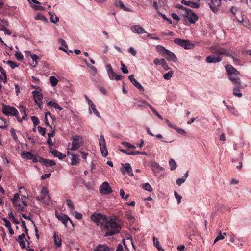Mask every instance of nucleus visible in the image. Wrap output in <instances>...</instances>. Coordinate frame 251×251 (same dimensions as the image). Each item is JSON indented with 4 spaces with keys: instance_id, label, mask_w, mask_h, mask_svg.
<instances>
[{
    "instance_id": "nucleus-1",
    "label": "nucleus",
    "mask_w": 251,
    "mask_h": 251,
    "mask_svg": "<svg viewBox=\"0 0 251 251\" xmlns=\"http://www.w3.org/2000/svg\"><path fill=\"white\" fill-rule=\"evenodd\" d=\"M102 228L105 231V236L116 234L120 232L121 228L120 225L110 217H107Z\"/></svg>"
},
{
    "instance_id": "nucleus-2",
    "label": "nucleus",
    "mask_w": 251,
    "mask_h": 251,
    "mask_svg": "<svg viewBox=\"0 0 251 251\" xmlns=\"http://www.w3.org/2000/svg\"><path fill=\"white\" fill-rule=\"evenodd\" d=\"M210 51L212 53L218 54V56L225 55L230 56L229 51L226 49L221 47L219 45L212 46L210 48Z\"/></svg>"
},
{
    "instance_id": "nucleus-3",
    "label": "nucleus",
    "mask_w": 251,
    "mask_h": 251,
    "mask_svg": "<svg viewBox=\"0 0 251 251\" xmlns=\"http://www.w3.org/2000/svg\"><path fill=\"white\" fill-rule=\"evenodd\" d=\"M107 217L100 213H95L91 216V219L98 226H100L101 227L104 222L106 221Z\"/></svg>"
},
{
    "instance_id": "nucleus-4",
    "label": "nucleus",
    "mask_w": 251,
    "mask_h": 251,
    "mask_svg": "<svg viewBox=\"0 0 251 251\" xmlns=\"http://www.w3.org/2000/svg\"><path fill=\"white\" fill-rule=\"evenodd\" d=\"M174 42L175 44L183 47L185 49L189 50L194 48V45L189 40L177 38L175 39Z\"/></svg>"
},
{
    "instance_id": "nucleus-5",
    "label": "nucleus",
    "mask_w": 251,
    "mask_h": 251,
    "mask_svg": "<svg viewBox=\"0 0 251 251\" xmlns=\"http://www.w3.org/2000/svg\"><path fill=\"white\" fill-rule=\"evenodd\" d=\"M2 112L4 114L7 116H16L19 113L18 111L15 107L5 105L2 106Z\"/></svg>"
},
{
    "instance_id": "nucleus-6",
    "label": "nucleus",
    "mask_w": 251,
    "mask_h": 251,
    "mask_svg": "<svg viewBox=\"0 0 251 251\" xmlns=\"http://www.w3.org/2000/svg\"><path fill=\"white\" fill-rule=\"evenodd\" d=\"M208 3L210 8L214 13H216L221 5V0H206Z\"/></svg>"
},
{
    "instance_id": "nucleus-7",
    "label": "nucleus",
    "mask_w": 251,
    "mask_h": 251,
    "mask_svg": "<svg viewBox=\"0 0 251 251\" xmlns=\"http://www.w3.org/2000/svg\"><path fill=\"white\" fill-rule=\"evenodd\" d=\"M72 146L71 150L75 151L80 147V145L82 142V138L80 136L75 135L72 136Z\"/></svg>"
},
{
    "instance_id": "nucleus-8",
    "label": "nucleus",
    "mask_w": 251,
    "mask_h": 251,
    "mask_svg": "<svg viewBox=\"0 0 251 251\" xmlns=\"http://www.w3.org/2000/svg\"><path fill=\"white\" fill-rule=\"evenodd\" d=\"M99 145L101 154L103 156L106 157L108 154V151L106 149L105 140L103 135H100V136Z\"/></svg>"
},
{
    "instance_id": "nucleus-9",
    "label": "nucleus",
    "mask_w": 251,
    "mask_h": 251,
    "mask_svg": "<svg viewBox=\"0 0 251 251\" xmlns=\"http://www.w3.org/2000/svg\"><path fill=\"white\" fill-rule=\"evenodd\" d=\"M56 217L61 222L65 225L66 226H67V224L69 221V222L73 226H74V223L73 221L70 219V218L67 216L66 215L64 214L63 213H58L56 212L55 213Z\"/></svg>"
},
{
    "instance_id": "nucleus-10",
    "label": "nucleus",
    "mask_w": 251,
    "mask_h": 251,
    "mask_svg": "<svg viewBox=\"0 0 251 251\" xmlns=\"http://www.w3.org/2000/svg\"><path fill=\"white\" fill-rule=\"evenodd\" d=\"M240 73L238 72V74H235L233 75H230L229 76V80L232 82V83L234 85V86H241V80L240 79Z\"/></svg>"
},
{
    "instance_id": "nucleus-11",
    "label": "nucleus",
    "mask_w": 251,
    "mask_h": 251,
    "mask_svg": "<svg viewBox=\"0 0 251 251\" xmlns=\"http://www.w3.org/2000/svg\"><path fill=\"white\" fill-rule=\"evenodd\" d=\"M100 191L101 194L107 195L112 192V189L109 184L107 182H104L100 185Z\"/></svg>"
},
{
    "instance_id": "nucleus-12",
    "label": "nucleus",
    "mask_w": 251,
    "mask_h": 251,
    "mask_svg": "<svg viewBox=\"0 0 251 251\" xmlns=\"http://www.w3.org/2000/svg\"><path fill=\"white\" fill-rule=\"evenodd\" d=\"M122 165L123 166V168L121 169V171L123 174L124 175L126 174V172L129 176H133L132 169L129 163L122 164Z\"/></svg>"
},
{
    "instance_id": "nucleus-13",
    "label": "nucleus",
    "mask_w": 251,
    "mask_h": 251,
    "mask_svg": "<svg viewBox=\"0 0 251 251\" xmlns=\"http://www.w3.org/2000/svg\"><path fill=\"white\" fill-rule=\"evenodd\" d=\"M130 82L132 83L133 85H134L136 88H137L140 91H144V88L141 85V84L138 82L134 78V75H130L128 77Z\"/></svg>"
},
{
    "instance_id": "nucleus-14",
    "label": "nucleus",
    "mask_w": 251,
    "mask_h": 251,
    "mask_svg": "<svg viewBox=\"0 0 251 251\" xmlns=\"http://www.w3.org/2000/svg\"><path fill=\"white\" fill-rule=\"evenodd\" d=\"M164 56L166 57V59L168 61H172L175 62H176L177 61L176 56L175 55V54H174L173 52H171L169 50H167Z\"/></svg>"
},
{
    "instance_id": "nucleus-15",
    "label": "nucleus",
    "mask_w": 251,
    "mask_h": 251,
    "mask_svg": "<svg viewBox=\"0 0 251 251\" xmlns=\"http://www.w3.org/2000/svg\"><path fill=\"white\" fill-rule=\"evenodd\" d=\"M222 57L220 56H215L214 55H210L206 57V61L209 63H218L221 61Z\"/></svg>"
},
{
    "instance_id": "nucleus-16",
    "label": "nucleus",
    "mask_w": 251,
    "mask_h": 251,
    "mask_svg": "<svg viewBox=\"0 0 251 251\" xmlns=\"http://www.w3.org/2000/svg\"><path fill=\"white\" fill-rule=\"evenodd\" d=\"M53 239L56 248L60 247L62 245L61 235L55 232L53 234Z\"/></svg>"
},
{
    "instance_id": "nucleus-17",
    "label": "nucleus",
    "mask_w": 251,
    "mask_h": 251,
    "mask_svg": "<svg viewBox=\"0 0 251 251\" xmlns=\"http://www.w3.org/2000/svg\"><path fill=\"white\" fill-rule=\"evenodd\" d=\"M33 97L34 98V100L36 103H37V102L41 101L43 99V95L40 92L34 90L32 92Z\"/></svg>"
},
{
    "instance_id": "nucleus-18",
    "label": "nucleus",
    "mask_w": 251,
    "mask_h": 251,
    "mask_svg": "<svg viewBox=\"0 0 251 251\" xmlns=\"http://www.w3.org/2000/svg\"><path fill=\"white\" fill-rule=\"evenodd\" d=\"M131 30L132 31L137 34H142L147 33L146 30L143 27H141L138 25L132 26L131 27Z\"/></svg>"
},
{
    "instance_id": "nucleus-19",
    "label": "nucleus",
    "mask_w": 251,
    "mask_h": 251,
    "mask_svg": "<svg viewBox=\"0 0 251 251\" xmlns=\"http://www.w3.org/2000/svg\"><path fill=\"white\" fill-rule=\"evenodd\" d=\"M40 163L42 165L46 166V167L48 166H54L56 163L55 162L52 160L46 159H40Z\"/></svg>"
},
{
    "instance_id": "nucleus-20",
    "label": "nucleus",
    "mask_w": 251,
    "mask_h": 251,
    "mask_svg": "<svg viewBox=\"0 0 251 251\" xmlns=\"http://www.w3.org/2000/svg\"><path fill=\"white\" fill-rule=\"evenodd\" d=\"M181 3L183 4H185L186 5H188L192 8H198L200 6V3L197 1H186L185 0H182Z\"/></svg>"
},
{
    "instance_id": "nucleus-21",
    "label": "nucleus",
    "mask_w": 251,
    "mask_h": 251,
    "mask_svg": "<svg viewBox=\"0 0 251 251\" xmlns=\"http://www.w3.org/2000/svg\"><path fill=\"white\" fill-rule=\"evenodd\" d=\"M94 251H113V250L106 245L99 244L94 249Z\"/></svg>"
},
{
    "instance_id": "nucleus-22",
    "label": "nucleus",
    "mask_w": 251,
    "mask_h": 251,
    "mask_svg": "<svg viewBox=\"0 0 251 251\" xmlns=\"http://www.w3.org/2000/svg\"><path fill=\"white\" fill-rule=\"evenodd\" d=\"M225 68L227 72L228 73L229 76H230V75H233L235 74H238L239 72L230 65H226Z\"/></svg>"
},
{
    "instance_id": "nucleus-23",
    "label": "nucleus",
    "mask_w": 251,
    "mask_h": 251,
    "mask_svg": "<svg viewBox=\"0 0 251 251\" xmlns=\"http://www.w3.org/2000/svg\"><path fill=\"white\" fill-rule=\"evenodd\" d=\"M177 7L179 9L181 10L180 12L181 13V14L183 16L188 18V16L190 13L191 9H188L186 7H184L182 5H181L180 4L177 6Z\"/></svg>"
},
{
    "instance_id": "nucleus-24",
    "label": "nucleus",
    "mask_w": 251,
    "mask_h": 251,
    "mask_svg": "<svg viewBox=\"0 0 251 251\" xmlns=\"http://www.w3.org/2000/svg\"><path fill=\"white\" fill-rule=\"evenodd\" d=\"M109 77L111 80H119L122 79L124 77L121 75L116 74L114 71L109 73Z\"/></svg>"
},
{
    "instance_id": "nucleus-25",
    "label": "nucleus",
    "mask_w": 251,
    "mask_h": 251,
    "mask_svg": "<svg viewBox=\"0 0 251 251\" xmlns=\"http://www.w3.org/2000/svg\"><path fill=\"white\" fill-rule=\"evenodd\" d=\"M243 88L244 87L242 85H241L240 87L239 86H235L233 88V95L238 97H241L242 94L240 92V89Z\"/></svg>"
},
{
    "instance_id": "nucleus-26",
    "label": "nucleus",
    "mask_w": 251,
    "mask_h": 251,
    "mask_svg": "<svg viewBox=\"0 0 251 251\" xmlns=\"http://www.w3.org/2000/svg\"><path fill=\"white\" fill-rule=\"evenodd\" d=\"M243 156V153H241L240 154V157L241 158V159L239 161L238 164H237V165H236L235 164V163H236V162L237 161V159L233 158V159H232V163L234 164V165L236 166V168L238 170L241 169L242 168V167Z\"/></svg>"
},
{
    "instance_id": "nucleus-27",
    "label": "nucleus",
    "mask_w": 251,
    "mask_h": 251,
    "mask_svg": "<svg viewBox=\"0 0 251 251\" xmlns=\"http://www.w3.org/2000/svg\"><path fill=\"white\" fill-rule=\"evenodd\" d=\"M187 18L191 23H194L198 20V17L196 14L191 10Z\"/></svg>"
},
{
    "instance_id": "nucleus-28",
    "label": "nucleus",
    "mask_w": 251,
    "mask_h": 251,
    "mask_svg": "<svg viewBox=\"0 0 251 251\" xmlns=\"http://www.w3.org/2000/svg\"><path fill=\"white\" fill-rule=\"evenodd\" d=\"M156 50L158 52L161 54L162 56H164L166 52L167 51V49H166L165 47L162 46V45H157L156 47Z\"/></svg>"
},
{
    "instance_id": "nucleus-29",
    "label": "nucleus",
    "mask_w": 251,
    "mask_h": 251,
    "mask_svg": "<svg viewBox=\"0 0 251 251\" xmlns=\"http://www.w3.org/2000/svg\"><path fill=\"white\" fill-rule=\"evenodd\" d=\"M80 159L77 155L73 154L71 159V164L76 165L79 163Z\"/></svg>"
},
{
    "instance_id": "nucleus-30",
    "label": "nucleus",
    "mask_w": 251,
    "mask_h": 251,
    "mask_svg": "<svg viewBox=\"0 0 251 251\" xmlns=\"http://www.w3.org/2000/svg\"><path fill=\"white\" fill-rule=\"evenodd\" d=\"M153 244L155 247L158 249L159 251H163L164 249L160 245L159 242L157 238L155 237H153Z\"/></svg>"
},
{
    "instance_id": "nucleus-31",
    "label": "nucleus",
    "mask_w": 251,
    "mask_h": 251,
    "mask_svg": "<svg viewBox=\"0 0 251 251\" xmlns=\"http://www.w3.org/2000/svg\"><path fill=\"white\" fill-rule=\"evenodd\" d=\"M66 204L70 208V212L73 213V211H75V206L72 200L67 199L66 200Z\"/></svg>"
},
{
    "instance_id": "nucleus-32",
    "label": "nucleus",
    "mask_w": 251,
    "mask_h": 251,
    "mask_svg": "<svg viewBox=\"0 0 251 251\" xmlns=\"http://www.w3.org/2000/svg\"><path fill=\"white\" fill-rule=\"evenodd\" d=\"M151 167L152 169L153 172H154L156 169H159L162 171L163 170V167H160L159 165L155 162H153L151 164Z\"/></svg>"
},
{
    "instance_id": "nucleus-33",
    "label": "nucleus",
    "mask_w": 251,
    "mask_h": 251,
    "mask_svg": "<svg viewBox=\"0 0 251 251\" xmlns=\"http://www.w3.org/2000/svg\"><path fill=\"white\" fill-rule=\"evenodd\" d=\"M115 5L117 7H120L122 9L125 11H129V10L126 8L123 3L120 0L115 1Z\"/></svg>"
},
{
    "instance_id": "nucleus-34",
    "label": "nucleus",
    "mask_w": 251,
    "mask_h": 251,
    "mask_svg": "<svg viewBox=\"0 0 251 251\" xmlns=\"http://www.w3.org/2000/svg\"><path fill=\"white\" fill-rule=\"evenodd\" d=\"M0 73L2 75V76H1V80L5 82L7 80L6 73L4 69L1 66H0Z\"/></svg>"
},
{
    "instance_id": "nucleus-35",
    "label": "nucleus",
    "mask_w": 251,
    "mask_h": 251,
    "mask_svg": "<svg viewBox=\"0 0 251 251\" xmlns=\"http://www.w3.org/2000/svg\"><path fill=\"white\" fill-rule=\"evenodd\" d=\"M47 105L49 106L53 107L56 109H58L60 110H62V108L56 103L53 102L52 101H50L47 103Z\"/></svg>"
},
{
    "instance_id": "nucleus-36",
    "label": "nucleus",
    "mask_w": 251,
    "mask_h": 251,
    "mask_svg": "<svg viewBox=\"0 0 251 251\" xmlns=\"http://www.w3.org/2000/svg\"><path fill=\"white\" fill-rule=\"evenodd\" d=\"M49 14L50 16V19L51 22H52L53 23H56L57 21H58L59 18L57 16H55V17H54V14L51 12H49Z\"/></svg>"
},
{
    "instance_id": "nucleus-37",
    "label": "nucleus",
    "mask_w": 251,
    "mask_h": 251,
    "mask_svg": "<svg viewBox=\"0 0 251 251\" xmlns=\"http://www.w3.org/2000/svg\"><path fill=\"white\" fill-rule=\"evenodd\" d=\"M92 110L93 113L99 118H100V115L99 112L98 111V110L96 108V106L95 104L92 105V106L89 107V112L91 113V110Z\"/></svg>"
},
{
    "instance_id": "nucleus-38",
    "label": "nucleus",
    "mask_w": 251,
    "mask_h": 251,
    "mask_svg": "<svg viewBox=\"0 0 251 251\" xmlns=\"http://www.w3.org/2000/svg\"><path fill=\"white\" fill-rule=\"evenodd\" d=\"M169 165L170 166V170H174L176 169L177 167V165L176 162L175 161V160L173 159H170L169 160Z\"/></svg>"
},
{
    "instance_id": "nucleus-39",
    "label": "nucleus",
    "mask_w": 251,
    "mask_h": 251,
    "mask_svg": "<svg viewBox=\"0 0 251 251\" xmlns=\"http://www.w3.org/2000/svg\"><path fill=\"white\" fill-rule=\"evenodd\" d=\"M34 19L36 20H41L45 23L48 22V20L46 18V17L42 15V14H38L34 18Z\"/></svg>"
},
{
    "instance_id": "nucleus-40",
    "label": "nucleus",
    "mask_w": 251,
    "mask_h": 251,
    "mask_svg": "<svg viewBox=\"0 0 251 251\" xmlns=\"http://www.w3.org/2000/svg\"><path fill=\"white\" fill-rule=\"evenodd\" d=\"M226 106L227 108V109L231 114L234 115H238V111L234 107L227 105H226Z\"/></svg>"
},
{
    "instance_id": "nucleus-41",
    "label": "nucleus",
    "mask_w": 251,
    "mask_h": 251,
    "mask_svg": "<svg viewBox=\"0 0 251 251\" xmlns=\"http://www.w3.org/2000/svg\"><path fill=\"white\" fill-rule=\"evenodd\" d=\"M50 81L51 85L54 87L57 85L58 81L55 76H51L50 77Z\"/></svg>"
},
{
    "instance_id": "nucleus-42",
    "label": "nucleus",
    "mask_w": 251,
    "mask_h": 251,
    "mask_svg": "<svg viewBox=\"0 0 251 251\" xmlns=\"http://www.w3.org/2000/svg\"><path fill=\"white\" fill-rule=\"evenodd\" d=\"M173 75V71H170L163 75V78L166 80H170Z\"/></svg>"
},
{
    "instance_id": "nucleus-43",
    "label": "nucleus",
    "mask_w": 251,
    "mask_h": 251,
    "mask_svg": "<svg viewBox=\"0 0 251 251\" xmlns=\"http://www.w3.org/2000/svg\"><path fill=\"white\" fill-rule=\"evenodd\" d=\"M142 188L149 192H151L152 191V188L151 185L149 183H146L143 184Z\"/></svg>"
},
{
    "instance_id": "nucleus-44",
    "label": "nucleus",
    "mask_w": 251,
    "mask_h": 251,
    "mask_svg": "<svg viewBox=\"0 0 251 251\" xmlns=\"http://www.w3.org/2000/svg\"><path fill=\"white\" fill-rule=\"evenodd\" d=\"M23 157L25 159H31L32 158L33 154H32L30 152H23Z\"/></svg>"
},
{
    "instance_id": "nucleus-45",
    "label": "nucleus",
    "mask_w": 251,
    "mask_h": 251,
    "mask_svg": "<svg viewBox=\"0 0 251 251\" xmlns=\"http://www.w3.org/2000/svg\"><path fill=\"white\" fill-rule=\"evenodd\" d=\"M9 23L7 20L5 19H3L1 20V22L0 23V26H1V28L3 27H8Z\"/></svg>"
},
{
    "instance_id": "nucleus-46",
    "label": "nucleus",
    "mask_w": 251,
    "mask_h": 251,
    "mask_svg": "<svg viewBox=\"0 0 251 251\" xmlns=\"http://www.w3.org/2000/svg\"><path fill=\"white\" fill-rule=\"evenodd\" d=\"M6 62L7 64L9 65L12 69H14L15 67L18 66V65L17 63L11 60H8Z\"/></svg>"
},
{
    "instance_id": "nucleus-47",
    "label": "nucleus",
    "mask_w": 251,
    "mask_h": 251,
    "mask_svg": "<svg viewBox=\"0 0 251 251\" xmlns=\"http://www.w3.org/2000/svg\"><path fill=\"white\" fill-rule=\"evenodd\" d=\"M10 131L11 135L13 137L14 141H15L16 142H17L18 139V137L16 134L15 130L14 128H11L10 129Z\"/></svg>"
},
{
    "instance_id": "nucleus-48",
    "label": "nucleus",
    "mask_w": 251,
    "mask_h": 251,
    "mask_svg": "<svg viewBox=\"0 0 251 251\" xmlns=\"http://www.w3.org/2000/svg\"><path fill=\"white\" fill-rule=\"evenodd\" d=\"M122 144L126 148H128V149H133V150H134L135 149V147L132 145H131V144L128 143V142H124L122 143Z\"/></svg>"
},
{
    "instance_id": "nucleus-49",
    "label": "nucleus",
    "mask_w": 251,
    "mask_h": 251,
    "mask_svg": "<svg viewBox=\"0 0 251 251\" xmlns=\"http://www.w3.org/2000/svg\"><path fill=\"white\" fill-rule=\"evenodd\" d=\"M37 128H38V132L41 135H42V136L45 135L46 131V128L42 127L41 126H39L37 127Z\"/></svg>"
},
{
    "instance_id": "nucleus-50",
    "label": "nucleus",
    "mask_w": 251,
    "mask_h": 251,
    "mask_svg": "<svg viewBox=\"0 0 251 251\" xmlns=\"http://www.w3.org/2000/svg\"><path fill=\"white\" fill-rule=\"evenodd\" d=\"M22 225L21 226L24 229L25 232L26 234V235H28V230L26 226V224L25 221L22 220L21 222Z\"/></svg>"
},
{
    "instance_id": "nucleus-51",
    "label": "nucleus",
    "mask_w": 251,
    "mask_h": 251,
    "mask_svg": "<svg viewBox=\"0 0 251 251\" xmlns=\"http://www.w3.org/2000/svg\"><path fill=\"white\" fill-rule=\"evenodd\" d=\"M31 119L33 122L34 126H35L36 125H38L40 123V121L39 119L35 116H32L31 117Z\"/></svg>"
},
{
    "instance_id": "nucleus-52",
    "label": "nucleus",
    "mask_w": 251,
    "mask_h": 251,
    "mask_svg": "<svg viewBox=\"0 0 251 251\" xmlns=\"http://www.w3.org/2000/svg\"><path fill=\"white\" fill-rule=\"evenodd\" d=\"M121 70L124 74H127L128 73V70L127 69V67L124 64L121 62Z\"/></svg>"
},
{
    "instance_id": "nucleus-53",
    "label": "nucleus",
    "mask_w": 251,
    "mask_h": 251,
    "mask_svg": "<svg viewBox=\"0 0 251 251\" xmlns=\"http://www.w3.org/2000/svg\"><path fill=\"white\" fill-rule=\"evenodd\" d=\"M161 34L162 36H174V33L172 31L169 30H166L164 32H161Z\"/></svg>"
},
{
    "instance_id": "nucleus-54",
    "label": "nucleus",
    "mask_w": 251,
    "mask_h": 251,
    "mask_svg": "<svg viewBox=\"0 0 251 251\" xmlns=\"http://www.w3.org/2000/svg\"><path fill=\"white\" fill-rule=\"evenodd\" d=\"M151 110L153 113L159 119H163L162 117L155 110V109L153 108L151 106H149Z\"/></svg>"
},
{
    "instance_id": "nucleus-55",
    "label": "nucleus",
    "mask_w": 251,
    "mask_h": 251,
    "mask_svg": "<svg viewBox=\"0 0 251 251\" xmlns=\"http://www.w3.org/2000/svg\"><path fill=\"white\" fill-rule=\"evenodd\" d=\"M23 240H26L28 242V245L30 244L29 242L28 241L27 239L25 238V234L24 233H22L21 235H19L18 238L16 239L17 241Z\"/></svg>"
},
{
    "instance_id": "nucleus-56",
    "label": "nucleus",
    "mask_w": 251,
    "mask_h": 251,
    "mask_svg": "<svg viewBox=\"0 0 251 251\" xmlns=\"http://www.w3.org/2000/svg\"><path fill=\"white\" fill-rule=\"evenodd\" d=\"M2 220L5 222V226L7 228H9L11 227V224L10 222L6 218H4L2 219Z\"/></svg>"
},
{
    "instance_id": "nucleus-57",
    "label": "nucleus",
    "mask_w": 251,
    "mask_h": 251,
    "mask_svg": "<svg viewBox=\"0 0 251 251\" xmlns=\"http://www.w3.org/2000/svg\"><path fill=\"white\" fill-rule=\"evenodd\" d=\"M40 159H43V158L40 157V156H37L36 155H33L32 158L31 159V160H32V161L34 163L37 162H39L40 163Z\"/></svg>"
},
{
    "instance_id": "nucleus-58",
    "label": "nucleus",
    "mask_w": 251,
    "mask_h": 251,
    "mask_svg": "<svg viewBox=\"0 0 251 251\" xmlns=\"http://www.w3.org/2000/svg\"><path fill=\"white\" fill-rule=\"evenodd\" d=\"M185 181V178H180L176 180V183L178 186H180L182 183Z\"/></svg>"
},
{
    "instance_id": "nucleus-59",
    "label": "nucleus",
    "mask_w": 251,
    "mask_h": 251,
    "mask_svg": "<svg viewBox=\"0 0 251 251\" xmlns=\"http://www.w3.org/2000/svg\"><path fill=\"white\" fill-rule=\"evenodd\" d=\"M128 52L134 56H135L137 54V51L134 50V49L133 47H130L128 49Z\"/></svg>"
},
{
    "instance_id": "nucleus-60",
    "label": "nucleus",
    "mask_w": 251,
    "mask_h": 251,
    "mask_svg": "<svg viewBox=\"0 0 251 251\" xmlns=\"http://www.w3.org/2000/svg\"><path fill=\"white\" fill-rule=\"evenodd\" d=\"M50 152L53 154L55 157H56L57 155L59 154V152L58 151L55 149H52V147L50 148Z\"/></svg>"
},
{
    "instance_id": "nucleus-61",
    "label": "nucleus",
    "mask_w": 251,
    "mask_h": 251,
    "mask_svg": "<svg viewBox=\"0 0 251 251\" xmlns=\"http://www.w3.org/2000/svg\"><path fill=\"white\" fill-rule=\"evenodd\" d=\"M15 56L18 60H22L23 59V55L21 52H16Z\"/></svg>"
},
{
    "instance_id": "nucleus-62",
    "label": "nucleus",
    "mask_w": 251,
    "mask_h": 251,
    "mask_svg": "<svg viewBox=\"0 0 251 251\" xmlns=\"http://www.w3.org/2000/svg\"><path fill=\"white\" fill-rule=\"evenodd\" d=\"M175 196L177 200V203L179 204L181 202V199L182 197L179 195L176 191L175 192Z\"/></svg>"
},
{
    "instance_id": "nucleus-63",
    "label": "nucleus",
    "mask_w": 251,
    "mask_h": 251,
    "mask_svg": "<svg viewBox=\"0 0 251 251\" xmlns=\"http://www.w3.org/2000/svg\"><path fill=\"white\" fill-rule=\"evenodd\" d=\"M176 130L177 131V132L178 133L181 134V135H185L186 134V132H185V131L182 128L177 127L176 129Z\"/></svg>"
},
{
    "instance_id": "nucleus-64",
    "label": "nucleus",
    "mask_w": 251,
    "mask_h": 251,
    "mask_svg": "<svg viewBox=\"0 0 251 251\" xmlns=\"http://www.w3.org/2000/svg\"><path fill=\"white\" fill-rule=\"evenodd\" d=\"M0 30L4 32L5 34H8L10 35L12 34V32L9 30L7 29L6 27H3V28H1Z\"/></svg>"
}]
</instances>
